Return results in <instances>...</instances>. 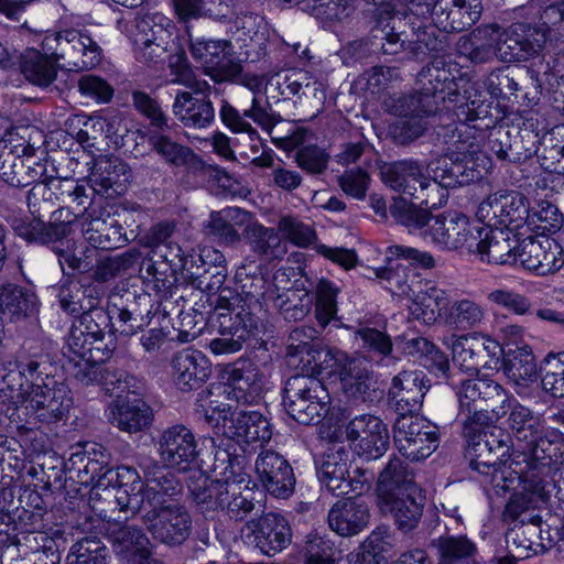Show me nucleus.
<instances>
[{
    "instance_id": "nucleus-1",
    "label": "nucleus",
    "mask_w": 564,
    "mask_h": 564,
    "mask_svg": "<svg viewBox=\"0 0 564 564\" xmlns=\"http://www.w3.org/2000/svg\"><path fill=\"white\" fill-rule=\"evenodd\" d=\"M265 271L260 263L246 260L236 270L238 290L225 289L216 297L215 310L221 337L209 343L214 355L235 354L246 341L264 334L269 303L288 278L286 270L280 269L271 283Z\"/></svg>"
},
{
    "instance_id": "nucleus-2",
    "label": "nucleus",
    "mask_w": 564,
    "mask_h": 564,
    "mask_svg": "<svg viewBox=\"0 0 564 564\" xmlns=\"http://www.w3.org/2000/svg\"><path fill=\"white\" fill-rule=\"evenodd\" d=\"M453 387L458 402V416L468 438L469 467L489 468L494 462L518 454L511 434L496 424L506 415L509 392L488 377L470 378Z\"/></svg>"
},
{
    "instance_id": "nucleus-3",
    "label": "nucleus",
    "mask_w": 564,
    "mask_h": 564,
    "mask_svg": "<svg viewBox=\"0 0 564 564\" xmlns=\"http://www.w3.org/2000/svg\"><path fill=\"white\" fill-rule=\"evenodd\" d=\"M458 69L444 59L434 58L417 74L419 90L393 96L386 101L389 111L402 119L390 126V134L397 144L405 145L432 130L434 140L444 147L436 138V130L446 123L444 109L447 102L456 101Z\"/></svg>"
},
{
    "instance_id": "nucleus-4",
    "label": "nucleus",
    "mask_w": 564,
    "mask_h": 564,
    "mask_svg": "<svg viewBox=\"0 0 564 564\" xmlns=\"http://www.w3.org/2000/svg\"><path fill=\"white\" fill-rule=\"evenodd\" d=\"M313 328H295L290 333L286 347L289 362L300 370L284 384L282 404L294 421L303 425L321 422L328 413L330 397L321 376H327L323 358H316L322 348L312 340Z\"/></svg>"
},
{
    "instance_id": "nucleus-5",
    "label": "nucleus",
    "mask_w": 564,
    "mask_h": 564,
    "mask_svg": "<svg viewBox=\"0 0 564 564\" xmlns=\"http://www.w3.org/2000/svg\"><path fill=\"white\" fill-rule=\"evenodd\" d=\"M516 21L499 34L502 62H525L544 57L554 36L564 41V0H529L513 10Z\"/></svg>"
},
{
    "instance_id": "nucleus-6",
    "label": "nucleus",
    "mask_w": 564,
    "mask_h": 564,
    "mask_svg": "<svg viewBox=\"0 0 564 564\" xmlns=\"http://www.w3.org/2000/svg\"><path fill=\"white\" fill-rule=\"evenodd\" d=\"M446 123L436 130V138L448 150L457 151V154L468 161L478 163L488 173L491 161L480 150V145L492 129L500 127L503 116L492 102L471 100L460 105L455 112L457 122L449 113V108L444 109Z\"/></svg>"
},
{
    "instance_id": "nucleus-7",
    "label": "nucleus",
    "mask_w": 564,
    "mask_h": 564,
    "mask_svg": "<svg viewBox=\"0 0 564 564\" xmlns=\"http://www.w3.org/2000/svg\"><path fill=\"white\" fill-rule=\"evenodd\" d=\"M427 170L432 177L427 178L422 174L411 199L430 212L447 203L448 188L480 181L487 174L485 167L470 159L467 161L456 150L451 151L447 147L443 156L427 164Z\"/></svg>"
},
{
    "instance_id": "nucleus-8",
    "label": "nucleus",
    "mask_w": 564,
    "mask_h": 564,
    "mask_svg": "<svg viewBox=\"0 0 564 564\" xmlns=\"http://www.w3.org/2000/svg\"><path fill=\"white\" fill-rule=\"evenodd\" d=\"M506 403L507 431L513 438L517 455H525L533 463L545 459L544 455H547L549 459L556 462L560 447H564L563 434L558 429L545 427L530 408L519 403L510 393Z\"/></svg>"
},
{
    "instance_id": "nucleus-9",
    "label": "nucleus",
    "mask_w": 564,
    "mask_h": 564,
    "mask_svg": "<svg viewBox=\"0 0 564 564\" xmlns=\"http://www.w3.org/2000/svg\"><path fill=\"white\" fill-rule=\"evenodd\" d=\"M57 366L46 356L24 358L9 356L0 360V411L9 419L11 408H20L33 388L47 386Z\"/></svg>"
},
{
    "instance_id": "nucleus-10",
    "label": "nucleus",
    "mask_w": 564,
    "mask_h": 564,
    "mask_svg": "<svg viewBox=\"0 0 564 564\" xmlns=\"http://www.w3.org/2000/svg\"><path fill=\"white\" fill-rule=\"evenodd\" d=\"M56 372L52 371V381L43 380L47 386L33 388L20 408H11L9 420L17 429L33 432L39 424H53L67 417L73 397L70 390L63 381L56 380Z\"/></svg>"
},
{
    "instance_id": "nucleus-11",
    "label": "nucleus",
    "mask_w": 564,
    "mask_h": 564,
    "mask_svg": "<svg viewBox=\"0 0 564 564\" xmlns=\"http://www.w3.org/2000/svg\"><path fill=\"white\" fill-rule=\"evenodd\" d=\"M42 50L59 66L70 72H83L99 64L102 50L85 30L68 29L44 36Z\"/></svg>"
},
{
    "instance_id": "nucleus-12",
    "label": "nucleus",
    "mask_w": 564,
    "mask_h": 564,
    "mask_svg": "<svg viewBox=\"0 0 564 564\" xmlns=\"http://www.w3.org/2000/svg\"><path fill=\"white\" fill-rule=\"evenodd\" d=\"M219 119L231 133H246L250 140H257L259 132L252 127V122L271 133L281 117L272 110L267 97L248 89L239 107L231 105L228 100H221Z\"/></svg>"
},
{
    "instance_id": "nucleus-13",
    "label": "nucleus",
    "mask_w": 564,
    "mask_h": 564,
    "mask_svg": "<svg viewBox=\"0 0 564 564\" xmlns=\"http://www.w3.org/2000/svg\"><path fill=\"white\" fill-rule=\"evenodd\" d=\"M327 366V376L336 377L341 384L344 393L362 403H375L382 398V391L377 388V381L370 371L361 364L338 349L326 348L317 354Z\"/></svg>"
},
{
    "instance_id": "nucleus-14",
    "label": "nucleus",
    "mask_w": 564,
    "mask_h": 564,
    "mask_svg": "<svg viewBox=\"0 0 564 564\" xmlns=\"http://www.w3.org/2000/svg\"><path fill=\"white\" fill-rule=\"evenodd\" d=\"M164 132L150 131L149 142L165 163L183 167L199 183L212 181L224 188L231 187L232 178L224 169L206 163L189 147L172 140Z\"/></svg>"
},
{
    "instance_id": "nucleus-15",
    "label": "nucleus",
    "mask_w": 564,
    "mask_h": 564,
    "mask_svg": "<svg viewBox=\"0 0 564 564\" xmlns=\"http://www.w3.org/2000/svg\"><path fill=\"white\" fill-rule=\"evenodd\" d=\"M45 175V162L22 138L9 133L0 139V178L13 187H26Z\"/></svg>"
},
{
    "instance_id": "nucleus-16",
    "label": "nucleus",
    "mask_w": 564,
    "mask_h": 564,
    "mask_svg": "<svg viewBox=\"0 0 564 564\" xmlns=\"http://www.w3.org/2000/svg\"><path fill=\"white\" fill-rule=\"evenodd\" d=\"M525 73L530 86L523 83L520 72L509 66L490 72L484 85L491 98L519 104L523 107H533L539 102L542 94V79L540 72L532 67H528Z\"/></svg>"
},
{
    "instance_id": "nucleus-17",
    "label": "nucleus",
    "mask_w": 564,
    "mask_h": 564,
    "mask_svg": "<svg viewBox=\"0 0 564 564\" xmlns=\"http://www.w3.org/2000/svg\"><path fill=\"white\" fill-rule=\"evenodd\" d=\"M393 440L399 453L412 462L431 456L440 444L438 426L414 416H399L393 425Z\"/></svg>"
},
{
    "instance_id": "nucleus-18",
    "label": "nucleus",
    "mask_w": 564,
    "mask_h": 564,
    "mask_svg": "<svg viewBox=\"0 0 564 564\" xmlns=\"http://www.w3.org/2000/svg\"><path fill=\"white\" fill-rule=\"evenodd\" d=\"M415 14H429L434 26L444 33L463 32L481 15L480 0H413Z\"/></svg>"
},
{
    "instance_id": "nucleus-19",
    "label": "nucleus",
    "mask_w": 564,
    "mask_h": 564,
    "mask_svg": "<svg viewBox=\"0 0 564 564\" xmlns=\"http://www.w3.org/2000/svg\"><path fill=\"white\" fill-rule=\"evenodd\" d=\"M503 348L482 333L458 336L452 345L453 362L463 372L478 375L481 369H499Z\"/></svg>"
},
{
    "instance_id": "nucleus-20",
    "label": "nucleus",
    "mask_w": 564,
    "mask_h": 564,
    "mask_svg": "<svg viewBox=\"0 0 564 564\" xmlns=\"http://www.w3.org/2000/svg\"><path fill=\"white\" fill-rule=\"evenodd\" d=\"M174 22L163 13L144 15L138 23L135 57L143 63L165 61L171 48H175L177 37Z\"/></svg>"
},
{
    "instance_id": "nucleus-21",
    "label": "nucleus",
    "mask_w": 564,
    "mask_h": 564,
    "mask_svg": "<svg viewBox=\"0 0 564 564\" xmlns=\"http://www.w3.org/2000/svg\"><path fill=\"white\" fill-rule=\"evenodd\" d=\"M160 465L178 473L199 470L200 449L191 429L175 424L162 431L158 440Z\"/></svg>"
},
{
    "instance_id": "nucleus-22",
    "label": "nucleus",
    "mask_w": 564,
    "mask_h": 564,
    "mask_svg": "<svg viewBox=\"0 0 564 564\" xmlns=\"http://www.w3.org/2000/svg\"><path fill=\"white\" fill-rule=\"evenodd\" d=\"M484 477L482 481L490 485L498 496L522 486V489L533 496V485L536 481L538 469L533 460H529L525 455L514 454L508 459L501 458L494 462L492 466H480L471 468Z\"/></svg>"
},
{
    "instance_id": "nucleus-23",
    "label": "nucleus",
    "mask_w": 564,
    "mask_h": 564,
    "mask_svg": "<svg viewBox=\"0 0 564 564\" xmlns=\"http://www.w3.org/2000/svg\"><path fill=\"white\" fill-rule=\"evenodd\" d=\"M230 42L189 36L192 57L202 65L204 73L216 83L230 82L240 76L242 66L229 52Z\"/></svg>"
},
{
    "instance_id": "nucleus-24",
    "label": "nucleus",
    "mask_w": 564,
    "mask_h": 564,
    "mask_svg": "<svg viewBox=\"0 0 564 564\" xmlns=\"http://www.w3.org/2000/svg\"><path fill=\"white\" fill-rule=\"evenodd\" d=\"M242 541L258 549L263 555L274 556L285 550L292 540L289 521L280 513H263L248 521L241 531Z\"/></svg>"
},
{
    "instance_id": "nucleus-25",
    "label": "nucleus",
    "mask_w": 564,
    "mask_h": 564,
    "mask_svg": "<svg viewBox=\"0 0 564 564\" xmlns=\"http://www.w3.org/2000/svg\"><path fill=\"white\" fill-rule=\"evenodd\" d=\"M529 209V200L523 194L506 191L495 193L484 200L476 216L490 226L520 231L524 229Z\"/></svg>"
},
{
    "instance_id": "nucleus-26",
    "label": "nucleus",
    "mask_w": 564,
    "mask_h": 564,
    "mask_svg": "<svg viewBox=\"0 0 564 564\" xmlns=\"http://www.w3.org/2000/svg\"><path fill=\"white\" fill-rule=\"evenodd\" d=\"M192 91L178 90L172 110L175 118L188 129H207L215 122L216 111L209 98L212 86L205 80H195Z\"/></svg>"
},
{
    "instance_id": "nucleus-27",
    "label": "nucleus",
    "mask_w": 564,
    "mask_h": 564,
    "mask_svg": "<svg viewBox=\"0 0 564 564\" xmlns=\"http://www.w3.org/2000/svg\"><path fill=\"white\" fill-rule=\"evenodd\" d=\"M149 293L138 294L135 291L123 290L108 296L107 307L113 316L116 329L122 336H133L150 323L153 317Z\"/></svg>"
},
{
    "instance_id": "nucleus-28",
    "label": "nucleus",
    "mask_w": 564,
    "mask_h": 564,
    "mask_svg": "<svg viewBox=\"0 0 564 564\" xmlns=\"http://www.w3.org/2000/svg\"><path fill=\"white\" fill-rule=\"evenodd\" d=\"M145 478L142 491L141 511L149 509H164L178 506V498L183 494V485L180 479L158 462H149L141 465Z\"/></svg>"
},
{
    "instance_id": "nucleus-29",
    "label": "nucleus",
    "mask_w": 564,
    "mask_h": 564,
    "mask_svg": "<svg viewBox=\"0 0 564 564\" xmlns=\"http://www.w3.org/2000/svg\"><path fill=\"white\" fill-rule=\"evenodd\" d=\"M347 440L356 454L366 460L382 457L389 448V431L382 420L372 414H360L346 425Z\"/></svg>"
},
{
    "instance_id": "nucleus-30",
    "label": "nucleus",
    "mask_w": 564,
    "mask_h": 564,
    "mask_svg": "<svg viewBox=\"0 0 564 564\" xmlns=\"http://www.w3.org/2000/svg\"><path fill=\"white\" fill-rule=\"evenodd\" d=\"M142 521L154 540L170 546L183 544L192 531V518L181 505L149 509L142 513Z\"/></svg>"
},
{
    "instance_id": "nucleus-31",
    "label": "nucleus",
    "mask_w": 564,
    "mask_h": 564,
    "mask_svg": "<svg viewBox=\"0 0 564 564\" xmlns=\"http://www.w3.org/2000/svg\"><path fill=\"white\" fill-rule=\"evenodd\" d=\"M111 455L99 443L86 442L78 445L65 463L69 479L85 487L100 484L104 474L110 469Z\"/></svg>"
},
{
    "instance_id": "nucleus-32",
    "label": "nucleus",
    "mask_w": 564,
    "mask_h": 564,
    "mask_svg": "<svg viewBox=\"0 0 564 564\" xmlns=\"http://www.w3.org/2000/svg\"><path fill=\"white\" fill-rule=\"evenodd\" d=\"M430 388V379L422 370H403L391 381L389 403L399 416L414 415L422 409Z\"/></svg>"
},
{
    "instance_id": "nucleus-33",
    "label": "nucleus",
    "mask_w": 564,
    "mask_h": 564,
    "mask_svg": "<svg viewBox=\"0 0 564 564\" xmlns=\"http://www.w3.org/2000/svg\"><path fill=\"white\" fill-rule=\"evenodd\" d=\"M99 487H110L106 490L104 499L110 503L121 505V508L130 509L132 514L141 511L142 491L144 486L135 468L121 465L110 467L100 479Z\"/></svg>"
},
{
    "instance_id": "nucleus-34",
    "label": "nucleus",
    "mask_w": 564,
    "mask_h": 564,
    "mask_svg": "<svg viewBox=\"0 0 564 564\" xmlns=\"http://www.w3.org/2000/svg\"><path fill=\"white\" fill-rule=\"evenodd\" d=\"M254 469L263 488L279 499H286L294 492L295 476L288 459L274 452H261L254 463Z\"/></svg>"
},
{
    "instance_id": "nucleus-35",
    "label": "nucleus",
    "mask_w": 564,
    "mask_h": 564,
    "mask_svg": "<svg viewBox=\"0 0 564 564\" xmlns=\"http://www.w3.org/2000/svg\"><path fill=\"white\" fill-rule=\"evenodd\" d=\"M269 89L276 90L278 95H271L272 98L291 99L295 96L312 99L313 106L321 110L326 100V89L322 80L311 72L295 68L286 72L284 75L278 74L269 82Z\"/></svg>"
},
{
    "instance_id": "nucleus-36",
    "label": "nucleus",
    "mask_w": 564,
    "mask_h": 564,
    "mask_svg": "<svg viewBox=\"0 0 564 564\" xmlns=\"http://www.w3.org/2000/svg\"><path fill=\"white\" fill-rule=\"evenodd\" d=\"M225 393L239 404H253L263 392V375L250 359H238L226 371Z\"/></svg>"
},
{
    "instance_id": "nucleus-37",
    "label": "nucleus",
    "mask_w": 564,
    "mask_h": 564,
    "mask_svg": "<svg viewBox=\"0 0 564 564\" xmlns=\"http://www.w3.org/2000/svg\"><path fill=\"white\" fill-rule=\"evenodd\" d=\"M131 177L127 163L118 158L100 156L95 160L88 177V187L95 195L112 198L126 193Z\"/></svg>"
},
{
    "instance_id": "nucleus-38",
    "label": "nucleus",
    "mask_w": 564,
    "mask_h": 564,
    "mask_svg": "<svg viewBox=\"0 0 564 564\" xmlns=\"http://www.w3.org/2000/svg\"><path fill=\"white\" fill-rule=\"evenodd\" d=\"M82 225V232L86 242L98 250H115L124 247L129 239L122 225L110 215V212H100L90 207Z\"/></svg>"
},
{
    "instance_id": "nucleus-39",
    "label": "nucleus",
    "mask_w": 564,
    "mask_h": 564,
    "mask_svg": "<svg viewBox=\"0 0 564 564\" xmlns=\"http://www.w3.org/2000/svg\"><path fill=\"white\" fill-rule=\"evenodd\" d=\"M210 375L212 364L200 350L182 349L172 358L173 381L183 392L200 389Z\"/></svg>"
},
{
    "instance_id": "nucleus-40",
    "label": "nucleus",
    "mask_w": 564,
    "mask_h": 564,
    "mask_svg": "<svg viewBox=\"0 0 564 564\" xmlns=\"http://www.w3.org/2000/svg\"><path fill=\"white\" fill-rule=\"evenodd\" d=\"M401 256L390 257L389 247L386 249V264L375 269L376 276L380 280L382 286L392 295L412 297L420 293V286L423 280L419 272H414L411 265L402 262Z\"/></svg>"
},
{
    "instance_id": "nucleus-41",
    "label": "nucleus",
    "mask_w": 564,
    "mask_h": 564,
    "mask_svg": "<svg viewBox=\"0 0 564 564\" xmlns=\"http://www.w3.org/2000/svg\"><path fill=\"white\" fill-rule=\"evenodd\" d=\"M370 519V512L362 498L340 499L328 511V525L340 536L348 538L364 531Z\"/></svg>"
},
{
    "instance_id": "nucleus-42",
    "label": "nucleus",
    "mask_w": 564,
    "mask_h": 564,
    "mask_svg": "<svg viewBox=\"0 0 564 564\" xmlns=\"http://www.w3.org/2000/svg\"><path fill=\"white\" fill-rule=\"evenodd\" d=\"M112 317L108 307H98L89 300L87 310L73 321L64 346L84 348L89 337L117 330Z\"/></svg>"
},
{
    "instance_id": "nucleus-43",
    "label": "nucleus",
    "mask_w": 564,
    "mask_h": 564,
    "mask_svg": "<svg viewBox=\"0 0 564 564\" xmlns=\"http://www.w3.org/2000/svg\"><path fill=\"white\" fill-rule=\"evenodd\" d=\"M108 419L120 431L137 433L149 427L153 420L151 406L138 397H117L109 406Z\"/></svg>"
},
{
    "instance_id": "nucleus-44",
    "label": "nucleus",
    "mask_w": 564,
    "mask_h": 564,
    "mask_svg": "<svg viewBox=\"0 0 564 564\" xmlns=\"http://www.w3.org/2000/svg\"><path fill=\"white\" fill-rule=\"evenodd\" d=\"M231 486V481L210 478L202 470H196L187 481L188 492L202 512L223 511L228 495H234Z\"/></svg>"
},
{
    "instance_id": "nucleus-45",
    "label": "nucleus",
    "mask_w": 564,
    "mask_h": 564,
    "mask_svg": "<svg viewBox=\"0 0 564 564\" xmlns=\"http://www.w3.org/2000/svg\"><path fill=\"white\" fill-rule=\"evenodd\" d=\"M539 459L535 463L538 469L536 481L530 485L533 488V496L543 502H557L564 505V453L560 447V457L556 462L549 459Z\"/></svg>"
},
{
    "instance_id": "nucleus-46",
    "label": "nucleus",
    "mask_w": 564,
    "mask_h": 564,
    "mask_svg": "<svg viewBox=\"0 0 564 564\" xmlns=\"http://www.w3.org/2000/svg\"><path fill=\"white\" fill-rule=\"evenodd\" d=\"M349 458L344 448L330 451L316 462V475L322 486L333 496L340 497L351 490L349 485Z\"/></svg>"
},
{
    "instance_id": "nucleus-47",
    "label": "nucleus",
    "mask_w": 564,
    "mask_h": 564,
    "mask_svg": "<svg viewBox=\"0 0 564 564\" xmlns=\"http://www.w3.org/2000/svg\"><path fill=\"white\" fill-rule=\"evenodd\" d=\"M414 473L409 463L399 457H392L381 470L377 482L378 502L390 498L417 494Z\"/></svg>"
},
{
    "instance_id": "nucleus-48",
    "label": "nucleus",
    "mask_w": 564,
    "mask_h": 564,
    "mask_svg": "<svg viewBox=\"0 0 564 564\" xmlns=\"http://www.w3.org/2000/svg\"><path fill=\"white\" fill-rule=\"evenodd\" d=\"M226 434L238 445L245 443L262 446L271 440L272 429L270 422L262 413L258 411H241L230 420Z\"/></svg>"
},
{
    "instance_id": "nucleus-49",
    "label": "nucleus",
    "mask_w": 564,
    "mask_h": 564,
    "mask_svg": "<svg viewBox=\"0 0 564 564\" xmlns=\"http://www.w3.org/2000/svg\"><path fill=\"white\" fill-rule=\"evenodd\" d=\"M380 511L393 519L395 528L409 533L416 529L421 522L424 509V499L417 494H408L378 502Z\"/></svg>"
},
{
    "instance_id": "nucleus-50",
    "label": "nucleus",
    "mask_w": 564,
    "mask_h": 564,
    "mask_svg": "<svg viewBox=\"0 0 564 564\" xmlns=\"http://www.w3.org/2000/svg\"><path fill=\"white\" fill-rule=\"evenodd\" d=\"M497 28L492 25L478 26L469 34L464 35L457 43V52L473 64H485L491 62L495 56L499 57L496 36Z\"/></svg>"
},
{
    "instance_id": "nucleus-51",
    "label": "nucleus",
    "mask_w": 564,
    "mask_h": 564,
    "mask_svg": "<svg viewBox=\"0 0 564 564\" xmlns=\"http://www.w3.org/2000/svg\"><path fill=\"white\" fill-rule=\"evenodd\" d=\"M401 21L393 11L382 8L377 9L371 20V45L384 55H395L403 51L405 39L403 32H397L395 22Z\"/></svg>"
},
{
    "instance_id": "nucleus-52",
    "label": "nucleus",
    "mask_w": 564,
    "mask_h": 564,
    "mask_svg": "<svg viewBox=\"0 0 564 564\" xmlns=\"http://www.w3.org/2000/svg\"><path fill=\"white\" fill-rule=\"evenodd\" d=\"M177 274L171 265L152 259L150 254L142 259L139 267V275L147 290L165 301L173 300L181 290L175 284Z\"/></svg>"
},
{
    "instance_id": "nucleus-53",
    "label": "nucleus",
    "mask_w": 564,
    "mask_h": 564,
    "mask_svg": "<svg viewBox=\"0 0 564 564\" xmlns=\"http://www.w3.org/2000/svg\"><path fill=\"white\" fill-rule=\"evenodd\" d=\"M437 564H479L476 542L466 534H446L432 541Z\"/></svg>"
},
{
    "instance_id": "nucleus-54",
    "label": "nucleus",
    "mask_w": 564,
    "mask_h": 564,
    "mask_svg": "<svg viewBox=\"0 0 564 564\" xmlns=\"http://www.w3.org/2000/svg\"><path fill=\"white\" fill-rule=\"evenodd\" d=\"M511 164H522L540 153L541 133L543 123L534 116L521 118L512 126Z\"/></svg>"
},
{
    "instance_id": "nucleus-55",
    "label": "nucleus",
    "mask_w": 564,
    "mask_h": 564,
    "mask_svg": "<svg viewBox=\"0 0 564 564\" xmlns=\"http://www.w3.org/2000/svg\"><path fill=\"white\" fill-rule=\"evenodd\" d=\"M241 445L235 443L231 437H224L219 444L215 446L214 464H213V478L226 479L227 481H246L247 474L245 467L247 458Z\"/></svg>"
},
{
    "instance_id": "nucleus-56",
    "label": "nucleus",
    "mask_w": 564,
    "mask_h": 564,
    "mask_svg": "<svg viewBox=\"0 0 564 564\" xmlns=\"http://www.w3.org/2000/svg\"><path fill=\"white\" fill-rule=\"evenodd\" d=\"M488 232L480 261L497 265H516V245L518 243L520 231H513L512 228L490 226Z\"/></svg>"
},
{
    "instance_id": "nucleus-57",
    "label": "nucleus",
    "mask_w": 564,
    "mask_h": 564,
    "mask_svg": "<svg viewBox=\"0 0 564 564\" xmlns=\"http://www.w3.org/2000/svg\"><path fill=\"white\" fill-rule=\"evenodd\" d=\"M45 175L41 178L46 180L50 184L52 196L55 202L63 204H76L87 212L93 205V192L87 184H82L72 177H58L55 167L52 165L51 173L48 171V162L45 160Z\"/></svg>"
},
{
    "instance_id": "nucleus-58",
    "label": "nucleus",
    "mask_w": 564,
    "mask_h": 564,
    "mask_svg": "<svg viewBox=\"0 0 564 564\" xmlns=\"http://www.w3.org/2000/svg\"><path fill=\"white\" fill-rule=\"evenodd\" d=\"M43 217L22 220L14 225L17 236L30 243L48 245L63 240L70 234V220L44 223Z\"/></svg>"
},
{
    "instance_id": "nucleus-59",
    "label": "nucleus",
    "mask_w": 564,
    "mask_h": 564,
    "mask_svg": "<svg viewBox=\"0 0 564 564\" xmlns=\"http://www.w3.org/2000/svg\"><path fill=\"white\" fill-rule=\"evenodd\" d=\"M20 70L28 82L48 87L57 76V61L45 52L28 48L20 56Z\"/></svg>"
},
{
    "instance_id": "nucleus-60",
    "label": "nucleus",
    "mask_w": 564,
    "mask_h": 564,
    "mask_svg": "<svg viewBox=\"0 0 564 564\" xmlns=\"http://www.w3.org/2000/svg\"><path fill=\"white\" fill-rule=\"evenodd\" d=\"M487 319V310L481 302L471 297H460L452 301L445 313V322L456 330L480 328Z\"/></svg>"
},
{
    "instance_id": "nucleus-61",
    "label": "nucleus",
    "mask_w": 564,
    "mask_h": 564,
    "mask_svg": "<svg viewBox=\"0 0 564 564\" xmlns=\"http://www.w3.org/2000/svg\"><path fill=\"white\" fill-rule=\"evenodd\" d=\"M500 367L506 376L518 386H527L538 377V367L532 349L524 345L503 350Z\"/></svg>"
},
{
    "instance_id": "nucleus-62",
    "label": "nucleus",
    "mask_w": 564,
    "mask_h": 564,
    "mask_svg": "<svg viewBox=\"0 0 564 564\" xmlns=\"http://www.w3.org/2000/svg\"><path fill=\"white\" fill-rule=\"evenodd\" d=\"M467 216L458 213L434 216L427 228V238L444 250H457L462 232L466 228Z\"/></svg>"
},
{
    "instance_id": "nucleus-63",
    "label": "nucleus",
    "mask_w": 564,
    "mask_h": 564,
    "mask_svg": "<svg viewBox=\"0 0 564 564\" xmlns=\"http://www.w3.org/2000/svg\"><path fill=\"white\" fill-rule=\"evenodd\" d=\"M423 174V166L417 161L402 160L392 163L382 171L383 183L402 195L411 198Z\"/></svg>"
},
{
    "instance_id": "nucleus-64",
    "label": "nucleus",
    "mask_w": 564,
    "mask_h": 564,
    "mask_svg": "<svg viewBox=\"0 0 564 564\" xmlns=\"http://www.w3.org/2000/svg\"><path fill=\"white\" fill-rule=\"evenodd\" d=\"M538 160L543 170L564 175V123L541 133Z\"/></svg>"
}]
</instances>
